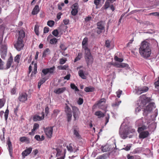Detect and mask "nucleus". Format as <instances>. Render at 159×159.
<instances>
[{
	"label": "nucleus",
	"mask_w": 159,
	"mask_h": 159,
	"mask_svg": "<svg viewBox=\"0 0 159 159\" xmlns=\"http://www.w3.org/2000/svg\"><path fill=\"white\" fill-rule=\"evenodd\" d=\"M139 53L140 55L145 58L150 57L151 53V45L149 41L145 40L141 43L139 49Z\"/></svg>",
	"instance_id": "nucleus-1"
},
{
	"label": "nucleus",
	"mask_w": 159,
	"mask_h": 159,
	"mask_svg": "<svg viewBox=\"0 0 159 159\" xmlns=\"http://www.w3.org/2000/svg\"><path fill=\"white\" fill-rule=\"evenodd\" d=\"M19 36L17 41L14 45L15 47L18 51L23 49L24 44L23 42V39L25 37V33L23 30H21L19 31Z\"/></svg>",
	"instance_id": "nucleus-2"
},
{
	"label": "nucleus",
	"mask_w": 159,
	"mask_h": 159,
	"mask_svg": "<svg viewBox=\"0 0 159 159\" xmlns=\"http://www.w3.org/2000/svg\"><path fill=\"white\" fill-rule=\"evenodd\" d=\"M1 44V55L2 57H5L7 55V47L6 42L4 41L3 43L2 42V38L1 39V41L0 42Z\"/></svg>",
	"instance_id": "nucleus-3"
},
{
	"label": "nucleus",
	"mask_w": 159,
	"mask_h": 159,
	"mask_svg": "<svg viewBox=\"0 0 159 159\" xmlns=\"http://www.w3.org/2000/svg\"><path fill=\"white\" fill-rule=\"evenodd\" d=\"M148 89V87L146 86H141L136 87L135 89L136 93L138 95H140L143 93L147 92Z\"/></svg>",
	"instance_id": "nucleus-4"
},
{
	"label": "nucleus",
	"mask_w": 159,
	"mask_h": 159,
	"mask_svg": "<svg viewBox=\"0 0 159 159\" xmlns=\"http://www.w3.org/2000/svg\"><path fill=\"white\" fill-rule=\"evenodd\" d=\"M155 104L154 103H151L149 104L143 110V115L147 116L149 112H151L154 108H155Z\"/></svg>",
	"instance_id": "nucleus-5"
},
{
	"label": "nucleus",
	"mask_w": 159,
	"mask_h": 159,
	"mask_svg": "<svg viewBox=\"0 0 159 159\" xmlns=\"http://www.w3.org/2000/svg\"><path fill=\"white\" fill-rule=\"evenodd\" d=\"M72 109V112L74 120H77L79 118V116L80 114V111L78 108L75 106H71Z\"/></svg>",
	"instance_id": "nucleus-6"
},
{
	"label": "nucleus",
	"mask_w": 159,
	"mask_h": 159,
	"mask_svg": "<svg viewBox=\"0 0 159 159\" xmlns=\"http://www.w3.org/2000/svg\"><path fill=\"white\" fill-rule=\"evenodd\" d=\"M142 103L143 105H145L146 104L150 102L151 99L150 98L146 97L145 95H143L140 97Z\"/></svg>",
	"instance_id": "nucleus-7"
},
{
	"label": "nucleus",
	"mask_w": 159,
	"mask_h": 159,
	"mask_svg": "<svg viewBox=\"0 0 159 159\" xmlns=\"http://www.w3.org/2000/svg\"><path fill=\"white\" fill-rule=\"evenodd\" d=\"M55 69V67L53 66L48 68L44 69L42 70V72L44 75H47L48 73L52 74Z\"/></svg>",
	"instance_id": "nucleus-8"
},
{
	"label": "nucleus",
	"mask_w": 159,
	"mask_h": 159,
	"mask_svg": "<svg viewBox=\"0 0 159 159\" xmlns=\"http://www.w3.org/2000/svg\"><path fill=\"white\" fill-rule=\"evenodd\" d=\"M53 126L48 127L45 129V132L48 137L51 138L52 136Z\"/></svg>",
	"instance_id": "nucleus-9"
},
{
	"label": "nucleus",
	"mask_w": 159,
	"mask_h": 159,
	"mask_svg": "<svg viewBox=\"0 0 159 159\" xmlns=\"http://www.w3.org/2000/svg\"><path fill=\"white\" fill-rule=\"evenodd\" d=\"M28 95L25 93H23L20 94L18 99L19 100L22 102H24L27 99Z\"/></svg>",
	"instance_id": "nucleus-10"
},
{
	"label": "nucleus",
	"mask_w": 159,
	"mask_h": 159,
	"mask_svg": "<svg viewBox=\"0 0 159 159\" xmlns=\"http://www.w3.org/2000/svg\"><path fill=\"white\" fill-rule=\"evenodd\" d=\"M106 99L105 98L101 99L99 101L98 103L97 104L98 106L101 109H103L106 107L104 106L105 104Z\"/></svg>",
	"instance_id": "nucleus-11"
},
{
	"label": "nucleus",
	"mask_w": 159,
	"mask_h": 159,
	"mask_svg": "<svg viewBox=\"0 0 159 159\" xmlns=\"http://www.w3.org/2000/svg\"><path fill=\"white\" fill-rule=\"evenodd\" d=\"M44 113L42 112L41 114L39 115L34 116L33 117V120L34 121L42 120L44 119Z\"/></svg>",
	"instance_id": "nucleus-12"
},
{
	"label": "nucleus",
	"mask_w": 159,
	"mask_h": 159,
	"mask_svg": "<svg viewBox=\"0 0 159 159\" xmlns=\"http://www.w3.org/2000/svg\"><path fill=\"white\" fill-rule=\"evenodd\" d=\"M139 133V137L140 139H144L147 137L149 135V132L147 131L140 132Z\"/></svg>",
	"instance_id": "nucleus-13"
},
{
	"label": "nucleus",
	"mask_w": 159,
	"mask_h": 159,
	"mask_svg": "<svg viewBox=\"0 0 159 159\" xmlns=\"http://www.w3.org/2000/svg\"><path fill=\"white\" fill-rule=\"evenodd\" d=\"M32 148L30 147L25 150L22 153V155L23 158H24L25 157L29 155L31 152Z\"/></svg>",
	"instance_id": "nucleus-14"
},
{
	"label": "nucleus",
	"mask_w": 159,
	"mask_h": 159,
	"mask_svg": "<svg viewBox=\"0 0 159 159\" xmlns=\"http://www.w3.org/2000/svg\"><path fill=\"white\" fill-rule=\"evenodd\" d=\"M85 58L88 65L92 63L93 61V58L92 55L89 56H85Z\"/></svg>",
	"instance_id": "nucleus-15"
},
{
	"label": "nucleus",
	"mask_w": 159,
	"mask_h": 159,
	"mask_svg": "<svg viewBox=\"0 0 159 159\" xmlns=\"http://www.w3.org/2000/svg\"><path fill=\"white\" fill-rule=\"evenodd\" d=\"M119 132L120 136L122 139H125L127 137V135L128 134V132H124L120 129Z\"/></svg>",
	"instance_id": "nucleus-16"
},
{
	"label": "nucleus",
	"mask_w": 159,
	"mask_h": 159,
	"mask_svg": "<svg viewBox=\"0 0 159 159\" xmlns=\"http://www.w3.org/2000/svg\"><path fill=\"white\" fill-rule=\"evenodd\" d=\"M104 24V22L102 21L98 22L97 23V29L104 30L105 29Z\"/></svg>",
	"instance_id": "nucleus-17"
},
{
	"label": "nucleus",
	"mask_w": 159,
	"mask_h": 159,
	"mask_svg": "<svg viewBox=\"0 0 159 159\" xmlns=\"http://www.w3.org/2000/svg\"><path fill=\"white\" fill-rule=\"evenodd\" d=\"M66 90L65 88H62L55 89L54 91V92L56 94H59L63 93Z\"/></svg>",
	"instance_id": "nucleus-18"
},
{
	"label": "nucleus",
	"mask_w": 159,
	"mask_h": 159,
	"mask_svg": "<svg viewBox=\"0 0 159 159\" xmlns=\"http://www.w3.org/2000/svg\"><path fill=\"white\" fill-rule=\"evenodd\" d=\"M39 11V6L38 5H36L33 9L32 14L33 15H35L37 14Z\"/></svg>",
	"instance_id": "nucleus-19"
},
{
	"label": "nucleus",
	"mask_w": 159,
	"mask_h": 159,
	"mask_svg": "<svg viewBox=\"0 0 159 159\" xmlns=\"http://www.w3.org/2000/svg\"><path fill=\"white\" fill-rule=\"evenodd\" d=\"M7 145L8 146L10 154V156L11 157L12 155L13 149L11 142L10 140L7 141Z\"/></svg>",
	"instance_id": "nucleus-20"
},
{
	"label": "nucleus",
	"mask_w": 159,
	"mask_h": 159,
	"mask_svg": "<svg viewBox=\"0 0 159 159\" xmlns=\"http://www.w3.org/2000/svg\"><path fill=\"white\" fill-rule=\"evenodd\" d=\"M87 42L88 38H84L82 42V48L83 49L88 48Z\"/></svg>",
	"instance_id": "nucleus-21"
},
{
	"label": "nucleus",
	"mask_w": 159,
	"mask_h": 159,
	"mask_svg": "<svg viewBox=\"0 0 159 159\" xmlns=\"http://www.w3.org/2000/svg\"><path fill=\"white\" fill-rule=\"evenodd\" d=\"M95 115L98 116V118L103 117L105 116L104 114L100 111H98L95 112Z\"/></svg>",
	"instance_id": "nucleus-22"
},
{
	"label": "nucleus",
	"mask_w": 159,
	"mask_h": 159,
	"mask_svg": "<svg viewBox=\"0 0 159 159\" xmlns=\"http://www.w3.org/2000/svg\"><path fill=\"white\" fill-rule=\"evenodd\" d=\"M65 111L66 113V115L72 113L71 110L70 108L66 104V107L65 108Z\"/></svg>",
	"instance_id": "nucleus-23"
},
{
	"label": "nucleus",
	"mask_w": 159,
	"mask_h": 159,
	"mask_svg": "<svg viewBox=\"0 0 159 159\" xmlns=\"http://www.w3.org/2000/svg\"><path fill=\"white\" fill-rule=\"evenodd\" d=\"M13 61L12 58L10 57L8 60L6 64V69H8L11 66V64Z\"/></svg>",
	"instance_id": "nucleus-24"
},
{
	"label": "nucleus",
	"mask_w": 159,
	"mask_h": 159,
	"mask_svg": "<svg viewBox=\"0 0 159 159\" xmlns=\"http://www.w3.org/2000/svg\"><path fill=\"white\" fill-rule=\"evenodd\" d=\"M79 76L82 79H86V76L84 75L83 71L82 70H80L78 72Z\"/></svg>",
	"instance_id": "nucleus-25"
},
{
	"label": "nucleus",
	"mask_w": 159,
	"mask_h": 159,
	"mask_svg": "<svg viewBox=\"0 0 159 159\" xmlns=\"http://www.w3.org/2000/svg\"><path fill=\"white\" fill-rule=\"evenodd\" d=\"M111 3L107 0L105 2L103 7L105 9H107L108 8L110 7L111 5Z\"/></svg>",
	"instance_id": "nucleus-26"
},
{
	"label": "nucleus",
	"mask_w": 159,
	"mask_h": 159,
	"mask_svg": "<svg viewBox=\"0 0 159 159\" xmlns=\"http://www.w3.org/2000/svg\"><path fill=\"white\" fill-rule=\"evenodd\" d=\"M50 53V51L48 48H46L43 51V57H45L47 55Z\"/></svg>",
	"instance_id": "nucleus-27"
},
{
	"label": "nucleus",
	"mask_w": 159,
	"mask_h": 159,
	"mask_svg": "<svg viewBox=\"0 0 159 159\" xmlns=\"http://www.w3.org/2000/svg\"><path fill=\"white\" fill-rule=\"evenodd\" d=\"M151 4L153 5L152 7H155L159 5V1L157 0H153L152 1Z\"/></svg>",
	"instance_id": "nucleus-28"
},
{
	"label": "nucleus",
	"mask_w": 159,
	"mask_h": 159,
	"mask_svg": "<svg viewBox=\"0 0 159 159\" xmlns=\"http://www.w3.org/2000/svg\"><path fill=\"white\" fill-rule=\"evenodd\" d=\"M83 49L85 50V56L92 55L90 52V50L88 48H83Z\"/></svg>",
	"instance_id": "nucleus-29"
},
{
	"label": "nucleus",
	"mask_w": 159,
	"mask_h": 159,
	"mask_svg": "<svg viewBox=\"0 0 159 159\" xmlns=\"http://www.w3.org/2000/svg\"><path fill=\"white\" fill-rule=\"evenodd\" d=\"M94 88L91 87H86L84 89V91L87 92H92L93 91Z\"/></svg>",
	"instance_id": "nucleus-30"
},
{
	"label": "nucleus",
	"mask_w": 159,
	"mask_h": 159,
	"mask_svg": "<svg viewBox=\"0 0 159 159\" xmlns=\"http://www.w3.org/2000/svg\"><path fill=\"white\" fill-rule=\"evenodd\" d=\"M147 129V127L145 125H143L141 127H139L138 129V131L139 133H140V132L143 131L144 130H145Z\"/></svg>",
	"instance_id": "nucleus-31"
},
{
	"label": "nucleus",
	"mask_w": 159,
	"mask_h": 159,
	"mask_svg": "<svg viewBox=\"0 0 159 159\" xmlns=\"http://www.w3.org/2000/svg\"><path fill=\"white\" fill-rule=\"evenodd\" d=\"M68 67V65H65L64 66L60 65L57 66V68L59 70H66Z\"/></svg>",
	"instance_id": "nucleus-32"
},
{
	"label": "nucleus",
	"mask_w": 159,
	"mask_h": 159,
	"mask_svg": "<svg viewBox=\"0 0 159 159\" xmlns=\"http://www.w3.org/2000/svg\"><path fill=\"white\" fill-rule=\"evenodd\" d=\"M60 112V111L58 109H55L53 111L52 116L54 117H56Z\"/></svg>",
	"instance_id": "nucleus-33"
},
{
	"label": "nucleus",
	"mask_w": 159,
	"mask_h": 159,
	"mask_svg": "<svg viewBox=\"0 0 159 159\" xmlns=\"http://www.w3.org/2000/svg\"><path fill=\"white\" fill-rule=\"evenodd\" d=\"M101 150L103 152H104L108 151L109 149L107 146H105L104 147H102Z\"/></svg>",
	"instance_id": "nucleus-34"
},
{
	"label": "nucleus",
	"mask_w": 159,
	"mask_h": 159,
	"mask_svg": "<svg viewBox=\"0 0 159 159\" xmlns=\"http://www.w3.org/2000/svg\"><path fill=\"white\" fill-rule=\"evenodd\" d=\"M70 87L71 89H75V90L76 91H79V89H78L77 87L74 84H70Z\"/></svg>",
	"instance_id": "nucleus-35"
},
{
	"label": "nucleus",
	"mask_w": 159,
	"mask_h": 159,
	"mask_svg": "<svg viewBox=\"0 0 159 159\" xmlns=\"http://www.w3.org/2000/svg\"><path fill=\"white\" fill-rule=\"evenodd\" d=\"M139 22L140 24H142L143 25H150V22L148 21H141L140 22Z\"/></svg>",
	"instance_id": "nucleus-36"
},
{
	"label": "nucleus",
	"mask_w": 159,
	"mask_h": 159,
	"mask_svg": "<svg viewBox=\"0 0 159 159\" xmlns=\"http://www.w3.org/2000/svg\"><path fill=\"white\" fill-rule=\"evenodd\" d=\"M57 42V39L55 38L51 39L50 40V43L51 44H56Z\"/></svg>",
	"instance_id": "nucleus-37"
},
{
	"label": "nucleus",
	"mask_w": 159,
	"mask_h": 159,
	"mask_svg": "<svg viewBox=\"0 0 159 159\" xmlns=\"http://www.w3.org/2000/svg\"><path fill=\"white\" fill-rule=\"evenodd\" d=\"M66 116L68 122H70L71 120V117L72 116V113L66 114Z\"/></svg>",
	"instance_id": "nucleus-38"
},
{
	"label": "nucleus",
	"mask_w": 159,
	"mask_h": 159,
	"mask_svg": "<svg viewBox=\"0 0 159 159\" xmlns=\"http://www.w3.org/2000/svg\"><path fill=\"white\" fill-rule=\"evenodd\" d=\"M67 61L66 58H61L60 59L59 63L61 65H62L64 64Z\"/></svg>",
	"instance_id": "nucleus-39"
},
{
	"label": "nucleus",
	"mask_w": 159,
	"mask_h": 159,
	"mask_svg": "<svg viewBox=\"0 0 159 159\" xmlns=\"http://www.w3.org/2000/svg\"><path fill=\"white\" fill-rule=\"evenodd\" d=\"M131 147V144H128L125 148H124L122 149L125 150L126 151H129L130 150V148Z\"/></svg>",
	"instance_id": "nucleus-40"
},
{
	"label": "nucleus",
	"mask_w": 159,
	"mask_h": 159,
	"mask_svg": "<svg viewBox=\"0 0 159 159\" xmlns=\"http://www.w3.org/2000/svg\"><path fill=\"white\" fill-rule=\"evenodd\" d=\"M54 24V22L53 20L48 21L47 22V25L50 27H52Z\"/></svg>",
	"instance_id": "nucleus-41"
},
{
	"label": "nucleus",
	"mask_w": 159,
	"mask_h": 159,
	"mask_svg": "<svg viewBox=\"0 0 159 159\" xmlns=\"http://www.w3.org/2000/svg\"><path fill=\"white\" fill-rule=\"evenodd\" d=\"M78 10H74L72 8V10L71 11V14L74 16H75L78 13Z\"/></svg>",
	"instance_id": "nucleus-42"
},
{
	"label": "nucleus",
	"mask_w": 159,
	"mask_h": 159,
	"mask_svg": "<svg viewBox=\"0 0 159 159\" xmlns=\"http://www.w3.org/2000/svg\"><path fill=\"white\" fill-rule=\"evenodd\" d=\"M39 127V125L37 123H35L34 125L33 128L32 129V131H34L36 129H38Z\"/></svg>",
	"instance_id": "nucleus-43"
},
{
	"label": "nucleus",
	"mask_w": 159,
	"mask_h": 159,
	"mask_svg": "<svg viewBox=\"0 0 159 159\" xmlns=\"http://www.w3.org/2000/svg\"><path fill=\"white\" fill-rule=\"evenodd\" d=\"M66 148L67 149V150L70 151V152H73V148L72 146L71 145V144H69V145H67L66 146Z\"/></svg>",
	"instance_id": "nucleus-44"
},
{
	"label": "nucleus",
	"mask_w": 159,
	"mask_h": 159,
	"mask_svg": "<svg viewBox=\"0 0 159 159\" xmlns=\"http://www.w3.org/2000/svg\"><path fill=\"white\" fill-rule=\"evenodd\" d=\"M34 31L36 34L37 35H39V26L38 25H35L34 27Z\"/></svg>",
	"instance_id": "nucleus-45"
},
{
	"label": "nucleus",
	"mask_w": 159,
	"mask_h": 159,
	"mask_svg": "<svg viewBox=\"0 0 159 159\" xmlns=\"http://www.w3.org/2000/svg\"><path fill=\"white\" fill-rule=\"evenodd\" d=\"M114 59L115 61L119 62H121L123 61V58H118L117 56H115V57Z\"/></svg>",
	"instance_id": "nucleus-46"
},
{
	"label": "nucleus",
	"mask_w": 159,
	"mask_h": 159,
	"mask_svg": "<svg viewBox=\"0 0 159 159\" xmlns=\"http://www.w3.org/2000/svg\"><path fill=\"white\" fill-rule=\"evenodd\" d=\"M9 111L8 109H6L4 113V116L5 117V120H7L8 118V115L9 114Z\"/></svg>",
	"instance_id": "nucleus-47"
},
{
	"label": "nucleus",
	"mask_w": 159,
	"mask_h": 159,
	"mask_svg": "<svg viewBox=\"0 0 159 159\" xmlns=\"http://www.w3.org/2000/svg\"><path fill=\"white\" fill-rule=\"evenodd\" d=\"M4 63L2 59L0 58V69L2 70L4 69Z\"/></svg>",
	"instance_id": "nucleus-48"
},
{
	"label": "nucleus",
	"mask_w": 159,
	"mask_h": 159,
	"mask_svg": "<svg viewBox=\"0 0 159 159\" xmlns=\"http://www.w3.org/2000/svg\"><path fill=\"white\" fill-rule=\"evenodd\" d=\"M105 45L107 48H110V42L109 40L106 41L105 43Z\"/></svg>",
	"instance_id": "nucleus-49"
},
{
	"label": "nucleus",
	"mask_w": 159,
	"mask_h": 159,
	"mask_svg": "<svg viewBox=\"0 0 159 159\" xmlns=\"http://www.w3.org/2000/svg\"><path fill=\"white\" fill-rule=\"evenodd\" d=\"M79 8V6L77 3L74 4L72 7V8L74 10H78Z\"/></svg>",
	"instance_id": "nucleus-50"
},
{
	"label": "nucleus",
	"mask_w": 159,
	"mask_h": 159,
	"mask_svg": "<svg viewBox=\"0 0 159 159\" xmlns=\"http://www.w3.org/2000/svg\"><path fill=\"white\" fill-rule=\"evenodd\" d=\"M20 59V55H17L15 57L14 61L15 62H17L18 63L19 62Z\"/></svg>",
	"instance_id": "nucleus-51"
},
{
	"label": "nucleus",
	"mask_w": 159,
	"mask_h": 159,
	"mask_svg": "<svg viewBox=\"0 0 159 159\" xmlns=\"http://www.w3.org/2000/svg\"><path fill=\"white\" fill-rule=\"evenodd\" d=\"M52 33V34L55 37H57L58 34V32L57 30H54Z\"/></svg>",
	"instance_id": "nucleus-52"
},
{
	"label": "nucleus",
	"mask_w": 159,
	"mask_h": 159,
	"mask_svg": "<svg viewBox=\"0 0 159 159\" xmlns=\"http://www.w3.org/2000/svg\"><path fill=\"white\" fill-rule=\"evenodd\" d=\"M56 150L57 152V153L56 155V157H57L60 156L61 155V152L60 149L58 148H56Z\"/></svg>",
	"instance_id": "nucleus-53"
},
{
	"label": "nucleus",
	"mask_w": 159,
	"mask_h": 159,
	"mask_svg": "<svg viewBox=\"0 0 159 159\" xmlns=\"http://www.w3.org/2000/svg\"><path fill=\"white\" fill-rule=\"evenodd\" d=\"M81 54H79L78 56L75 59L74 62H75L79 60L81 58Z\"/></svg>",
	"instance_id": "nucleus-54"
},
{
	"label": "nucleus",
	"mask_w": 159,
	"mask_h": 159,
	"mask_svg": "<svg viewBox=\"0 0 159 159\" xmlns=\"http://www.w3.org/2000/svg\"><path fill=\"white\" fill-rule=\"evenodd\" d=\"M4 102L3 99H0V108L3 107L4 104Z\"/></svg>",
	"instance_id": "nucleus-55"
},
{
	"label": "nucleus",
	"mask_w": 159,
	"mask_h": 159,
	"mask_svg": "<svg viewBox=\"0 0 159 159\" xmlns=\"http://www.w3.org/2000/svg\"><path fill=\"white\" fill-rule=\"evenodd\" d=\"M83 102V99L80 98H79V99L77 101V103H78V104L80 105H81L82 104Z\"/></svg>",
	"instance_id": "nucleus-56"
},
{
	"label": "nucleus",
	"mask_w": 159,
	"mask_h": 159,
	"mask_svg": "<svg viewBox=\"0 0 159 159\" xmlns=\"http://www.w3.org/2000/svg\"><path fill=\"white\" fill-rule=\"evenodd\" d=\"M128 65L127 64L123 63H120V68L128 67Z\"/></svg>",
	"instance_id": "nucleus-57"
},
{
	"label": "nucleus",
	"mask_w": 159,
	"mask_h": 159,
	"mask_svg": "<svg viewBox=\"0 0 159 159\" xmlns=\"http://www.w3.org/2000/svg\"><path fill=\"white\" fill-rule=\"evenodd\" d=\"M27 138L25 137H21L20 138V140L21 142H24L26 141Z\"/></svg>",
	"instance_id": "nucleus-58"
},
{
	"label": "nucleus",
	"mask_w": 159,
	"mask_h": 159,
	"mask_svg": "<svg viewBox=\"0 0 159 159\" xmlns=\"http://www.w3.org/2000/svg\"><path fill=\"white\" fill-rule=\"evenodd\" d=\"M122 92V91L121 90H119L116 92V94L117 97L119 98L120 97V95L121 94Z\"/></svg>",
	"instance_id": "nucleus-59"
},
{
	"label": "nucleus",
	"mask_w": 159,
	"mask_h": 159,
	"mask_svg": "<svg viewBox=\"0 0 159 159\" xmlns=\"http://www.w3.org/2000/svg\"><path fill=\"white\" fill-rule=\"evenodd\" d=\"M49 31V28L48 27H45L44 28L43 32L44 33H47Z\"/></svg>",
	"instance_id": "nucleus-60"
},
{
	"label": "nucleus",
	"mask_w": 159,
	"mask_h": 159,
	"mask_svg": "<svg viewBox=\"0 0 159 159\" xmlns=\"http://www.w3.org/2000/svg\"><path fill=\"white\" fill-rule=\"evenodd\" d=\"M74 134L77 137H79V136H80V135H79V134L78 133V131L76 130H74Z\"/></svg>",
	"instance_id": "nucleus-61"
},
{
	"label": "nucleus",
	"mask_w": 159,
	"mask_h": 159,
	"mask_svg": "<svg viewBox=\"0 0 159 159\" xmlns=\"http://www.w3.org/2000/svg\"><path fill=\"white\" fill-rule=\"evenodd\" d=\"M34 138L37 141H40L41 140V138L40 135H36L35 136Z\"/></svg>",
	"instance_id": "nucleus-62"
},
{
	"label": "nucleus",
	"mask_w": 159,
	"mask_h": 159,
	"mask_svg": "<svg viewBox=\"0 0 159 159\" xmlns=\"http://www.w3.org/2000/svg\"><path fill=\"white\" fill-rule=\"evenodd\" d=\"M11 93L12 94H14L16 93V89L15 88H12L11 91Z\"/></svg>",
	"instance_id": "nucleus-63"
},
{
	"label": "nucleus",
	"mask_w": 159,
	"mask_h": 159,
	"mask_svg": "<svg viewBox=\"0 0 159 159\" xmlns=\"http://www.w3.org/2000/svg\"><path fill=\"white\" fill-rule=\"evenodd\" d=\"M127 158L128 159H135L134 156H130L129 155H128L127 156Z\"/></svg>",
	"instance_id": "nucleus-64"
}]
</instances>
